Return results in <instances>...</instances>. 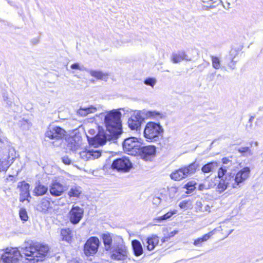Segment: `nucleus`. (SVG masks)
<instances>
[{
	"label": "nucleus",
	"instance_id": "6e6552de",
	"mask_svg": "<svg viewBox=\"0 0 263 263\" xmlns=\"http://www.w3.org/2000/svg\"><path fill=\"white\" fill-rule=\"evenodd\" d=\"M100 245L99 239L96 236L89 238L84 246V252L87 256H93L96 254Z\"/></svg>",
	"mask_w": 263,
	"mask_h": 263
},
{
	"label": "nucleus",
	"instance_id": "c03bdc74",
	"mask_svg": "<svg viewBox=\"0 0 263 263\" xmlns=\"http://www.w3.org/2000/svg\"><path fill=\"white\" fill-rule=\"evenodd\" d=\"M71 68L72 69H78L80 70H87L84 67H81L79 63H74L71 65Z\"/></svg>",
	"mask_w": 263,
	"mask_h": 263
},
{
	"label": "nucleus",
	"instance_id": "f3484780",
	"mask_svg": "<svg viewBox=\"0 0 263 263\" xmlns=\"http://www.w3.org/2000/svg\"><path fill=\"white\" fill-rule=\"evenodd\" d=\"M101 238L104 245V250L108 252L112 250L116 244H118V241L116 240H114L113 242L112 237L109 233L103 234Z\"/></svg>",
	"mask_w": 263,
	"mask_h": 263
},
{
	"label": "nucleus",
	"instance_id": "4468645a",
	"mask_svg": "<svg viewBox=\"0 0 263 263\" xmlns=\"http://www.w3.org/2000/svg\"><path fill=\"white\" fill-rule=\"evenodd\" d=\"M80 158L84 161H88L98 158L101 156V152L98 150L86 149L78 153Z\"/></svg>",
	"mask_w": 263,
	"mask_h": 263
},
{
	"label": "nucleus",
	"instance_id": "473e14b6",
	"mask_svg": "<svg viewBox=\"0 0 263 263\" xmlns=\"http://www.w3.org/2000/svg\"><path fill=\"white\" fill-rule=\"evenodd\" d=\"M212 67L216 70L219 69L221 68V62L220 58L217 56L210 55Z\"/></svg>",
	"mask_w": 263,
	"mask_h": 263
},
{
	"label": "nucleus",
	"instance_id": "4d7b16f0",
	"mask_svg": "<svg viewBox=\"0 0 263 263\" xmlns=\"http://www.w3.org/2000/svg\"><path fill=\"white\" fill-rule=\"evenodd\" d=\"M22 170L21 167H18L16 170V174H17L19 172H20Z\"/></svg>",
	"mask_w": 263,
	"mask_h": 263
},
{
	"label": "nucleus",
	"instance_id": "ea45409f",
	"mask_svg": "<svg viewBox=\"0 0 263 263\" xmlns=\"http://www.w3.org/2000/svg\"><path fill=\"white\" fill-rule=\"evenodd\" d=\"M156 82H157V80L154 78H146L144 81V83L146 85L150 86L152 87H154V86L156 84Z\"/></svg>",
	"mask_w": 263,
	"mask_h": 263
},
{
	"label": "nucleus",
	"instance_id": "864d4df0",
	"mask_svg": "<svg viewBox=\"0 0 263 263\" xmlns=\"http://www.w3.org/2000/svg\"><path fill=\"white\" fill-rule=\"evenodd\" d=\"M204 189H208V186H206L204 184H200L198 186V190L200 191H203Z\"/></svg>",
	"mask_w": 263,
	"mask_h": 263
},
{
	"label": "nucleus",
	"instance_id": "f704fd0d",
	"mask_svg": "<svg viewBox=\"0 0 263 263\" xmlns=\"http://www.w3.org/2000/svg\"><path fill=\"white\" fill-rule=\"evenodd\" d=\"M10 166L9 161L7 158L0 159V172H6Z\"/></svg>",
	"mask_w": 263,
	"mask_h": 263
},
{
	"label": "nucleus",
	"instance_id": "6e6d98bb",
	"mask_svg": "<svg viewBox=\"0 0 263 263\" xmlns=\"http://www.w3.org/2000/svg\"><path fill=\"white\" fill-rule=\"evenodd\" d=\"M254 119V117L253 116H251L248 121V123H252V122Z\"/></svg>",
	"mask_w": 263,
	"mask_h": 263
},
{
	"label": "nucleus",
	"instance_id": "7c9ffc66",
	"mask_svg": "<svg viewBox=\"0 0 263 263\" xmlns=\"http://www.w3.org/2000/svg\"><path fill=\"white\" fill-rule=\"evenodd\" d=\"M213 234V232H210L205 235L202 237L198 238L195 239L194 241V245L195 246L200 247L203 242L207 241Z\"/></svg>",
	"mask_w": 263,
	"mask_h": 263
},
{
	"label": "nucleus",
	"instance_id": "1a4fd4ad",
	"mask_svg": "<svg viewBox=\"0 0 263 263\" xmlns=\"http://www.w3.org/2000/svg\"><path fill=\"white\" fill-rule=\"evenodd\" d=\"M144 117L141 110L135 111L128 120V125L131 130L138 131L141 128V124L144 121Z\"/></svg>",
	"mask_w": 263,
	"mask_h": 263
},
{
	"label": "nucleus",
	"instance_id": "a878e982",
	"mask_svg": "<svg viewBox=\"0 0 263 263\" xmlns=\"http://www.w3.org/2000/svg\"><path fill=\"white\" fill-rule=\"evenodd\" d=\"M97 110L96 107L90 106L88 107H80L78 110L77 114L82 117H85L90 114L95 113Z\"/></svg>",
	"mask_w": 263,
	"mask_h": 263
},
{
	"label": "nucleus",
	"instance_id": "3c124183",
	"mask_svg": "<svg viewBox=\"0 0 263 263\" xmlns=\"http://www.w3.org/2000/svg\"><path fill=\"white\" fill-rule=\"evenodd\" d=\"M215 180L216 178L211 179V182H209L208 185L207 186L208 189L213 187L216 185V183L214 181Z\"/></svg>",
	"mask_w": 263,
	"mask_h": 263
},
{
	"label": "nucleus",
	"instance_id": "9d476101",
	"mask_svg": "<svg viewBox=\"0 0 263 263\" xmlns=\"http://www.w3.org/2000/svg\"><path fill=\"white\" fill-rule=\"evenodd\" d=\"M132 167V163L129 159L126 157H123L114 160L111 164L112 168L119 172H128Z\"/></svg>",
	"mask_w": 263,
	"mask_h": 263
},
{
	"label": "nucleus",
	"instance_id": "aec40b11",
	"mask_svg": "<svg viewBox=\"0 0 263 263\" xmlns=\"http://www.w3.org/2000/svg\"><path fill=\"white\" fill-rule=\"evenodd\" d=\"M142 111V115L145 116L146 118L159 120L160 119H164L165 118L164 114H162L156 110H141Z\"/></svg>",
	"mask_w": 263,
	"mask_h": 263
},
{
	"label": "nucleus",
	"instance_id": "39448f33",
	"mask_svg": "<svg viewBox=\"0 0 263 263\" xmlns=\"http://www.w3.org/2000/svg\"><path fill=\"white\" fill-rule=\"evenodd\" d=\"M199 170V163L195 160L191 164L185 165L173 172L171 174L170 177L173 180L180 181L183 179L193 176Z\"/></svg>",
	"mask_w": 263,
	"mask_h": 263
},
{
	"label": "nucleus",
	"instance_id": "09e8293b",
	"mask_svg": "<svg viewBox=\"0 0 263 263\" xmlns=\"http://www.w3.org/2000/svg\"><path fill=\"white\" fill-rule=\"evenodd\" d=\"M62 162L66 165L71 163V160L68 156H64L62 158Z\"/></svg>",
	"mask_w": 263,
	"mask_h": 263
},
{
	"label": "nucleus",
	"instance_id": "bf43d9fd",
	"mask_svg": "<svg viewBox=\"0 0 263 263\" xmlns=\"http://www.w3.org/2000/svg\"><path fill=\"white\" fill-rule=\"evenodd\" d=\"M217 77H221V74H218L217 76Z\"/></svg>",
	"mask_w": 263,
	"mask_h": 263
},
{
	"label": "nucleus",
	"instance_id": "f257e3e1",
	"mask_svg": "<svg viewBox=\"0 0 263 263\" xmlns=\"http://www.w3.org/2000/svg\"><path fill=\"white\" fill-rule=\"evenodd\" d=\"M47 246L32 242H27L18 250L17 248H7L2 254V258L5 263H18L20 258L23 256L29 263H36L42 261L48 254Z\"/></svg>",
	"mask_w": 263,
	"mask_h": 263
},
{
	"label": "nucleus",
	"instance_id": "f03ea898",
	"mask_svg": "<svg viewBox=\"0 0 263 263\" xmlns=\"http://www.w3.org/2000/svg\"><path fill=\"white\" fill-rule=\"evenodd\" d=\"M100 116L104 118L106 130H99L96 136L88 139L89 144L95 147L103 145L107 141L117 140L122 133L121 113L119 110H113L106 115L101 114Z\"/></svg>",
	"mask_w": 263,
	"mask_h": 263
},
{
	"label": "nucleus",
	"instance_id": "58836bf2",
	"mask_svg": "<svg viewBox=\"0 0 263 263\" xmlns=\"http://www.w3.org/2000/svg\"><path fill=\"white\" fill-rule=\"evenodd\" d=\"M176 210H174L173 211H169L164 215H163V216L158 217V220L159 221L166 220L171 217L174 214H176Z\"/></svg>",
	"mask_w": 263,
	"mask_h": 263
},
{
	"label": "nucleus",
	"instance_id": "2f4dec72",
	"mask_svg": "<svg viewBox=\"0 0 263 263\" xmlns=\"http://www.w3.org/2000/svg\"><path fill=\"white\" fill-rule=\"evenodd\" d=\"M238 152L244 157H249L253 154L252 149L248 146H241L237 148Z\"/></svg>",
	"mask_w": 263,
	"mask_h": 263
},
{
	"label": "nucleus",
	"instance_id": "c756f323",
	"mask_svg": "<svg viewBox=\"0 0 263 263\" xmlns=\"http://www.w3.org/2000/svg\"><path fill=\"white\" fill-rule=\"evenodd\" d=\"M82 193L81 187L79 186L73 185L71 187L68 192V195L70 197H79Z\"/></svg>",
	"mask_w": 263,
	"mask_h": 263
},
{
	"label": "nucleus",
	"instance_id": "2eb2a0df",
	"mask_svg": "<svg viewBox=\"0 0 263 263\" xmlns=\"http://www.w3.org/2000/svg\"><path fill=\"white\" fill-rule=\"evenodd\" d=\"M17 187L20 190V201L23 202L25 200H28V198H31L30 195V185L25 181H22L18 183Z\"/></svg>",
	"mask_w": 263,
	"mask_h": 263
},
{
	"label": "nucleus",
	"instance_id": "4c0bfd02",
	"mask_svg": "<svg viewBox=\"0 0 263 263\" xmlns=\"http://www.w3.org/2000/svg\"><path fill=\"white\" fill-rule=\"evenodd\" d=\"M2 97L4 104L6 105V106L10 107L12 106V102L11 99L8 97L7 93H3Z\"/></svg>",
	"mask_w": 263,
	"mask_h": 263
},
{
	"label": "nucleus",
	"instance_id": "680f3d73",
	"mask_svg": "<svg viewBox=\"0 0 263 263\" xmlns=\"http://www.w3.org/2000/svg\"><path fill=\"white\" fill-rule=\"evenodd\" d=\"M12 160H15V158H12Z\"/></svg>",
	"mask_w": 263,
	"mask_h": 263
},
{
	"label": "nucleus",
	"instance_id": "393cba45",
	"mask_svg": "<svg viewBox=\"0 0 263 263\" xmlns=\"http://www.w3.org/2000/svg\"><path fill=\"white\" fill-rule=\"evenodd\" d=\"M50 202L48 200L43 198L37 205L36 209L43 213H46L48 210L50 208Z\"/></svg>",
	"mask_w": 263,
	"mask_h": 263
},
{
	"label": "nucleus",
	"instance_id": "cd10ccee",
	"mask_svg": "<svg viewBox=\"0 0 263 263\" xmlns=\"http://www.w3.org/2000/svg\"><path fill=\"white\" fill-rule=\"evenodd\" d=\"M195 208L197 210L204 212H210L211 206L205 204V202L204 201H197L195 203Z\"/></svg>",
	"mask_w": 263,
	"mask_h": 263
},
{
	"label": "nucleus",
	"instance_id": "bb28decb",
	"mask_svg": "<svg viewBox=\"0 0 263 263\" xmlns=\"http://www.w3.org/2000/svg\"><path fill=\"white\" fill-rule=\"evenodd\" d=\"M48 191L47 186L41 184L40 183L35 186L33 191V194L36 196H43L46 194Z\"/></svg>",
	"mask_w": 263,
	"mask_h": 263
},
{
	"label": "nucleus",
	"instance_id": "c9c22d12",
	"mask_svg": "<svg viewBox=\"0 0 263 263\" xmlns=\"http://www.w3.org/2000/svg\"><path fill=\"white\" fill-rule=\"evenodd\" d=\"M237 54V51L235 50H232L230 52V55L231 56L230 58H231V61L228 64V65L231 69H234L235 68V64H236V61H235L234 60V59Z\"/></svg>",
	"mask_w": 263,
	"mask_h": 263
},
{
	"label": "nucleus",
	"instance_id": "a18cd8bd",
	"mask_svg": "<svg viewBox=\"0 0 263 263\" xmlns=\"http://www.w3.org/2000/svg\"><path fill=\"white\" fill-rule=\"evenodd\" d=\"M232 157L231 158H223L222 159V162L224 164H228V166L227 167H230L233 163L232 161V160L231 159Z\"/></svg>",
	"mask_w": 263,
	"mask_h": 263
},
{
	"label": "nucleus",
	"instance_id": "603ef678",
	"mask_svg": "<svg viewBox=\"0 0 263 263\" xmlns=\"http://www.w3.org/2000/svg\"><path fill=\"white\" fill-rule=\"evenodd\" d=\"M202 2H203V3L207 4L206 5H204V6L209 8H211L212 7V5L214 4L211 3V1L210 0H202Z\"/></svg>",
	"mask_w": 263,
	"mask_h": 263
},
{
	"label": "nucleus",
	"instance_id": "ddd939ff",
	"mask_svg": "<svg viewBox=\"0 0 263 263\" xmlns=\"http://www.w3.org/2000/svg\"><path fill=\"white\" fill-rule=\"evenodd\" d=\"M156 153V147L153 145L145 146H140L138 154L140 157L145 161L150 160L154 157Z\"/></svg>",
	"mask_w": 263,
	"mask_h": 263
},
{
	"label": "nucleus",
	"instance_id": "f8f14e48",
	"mask_svg": "<svg viewBox=\"0 0 263 263\" xmlns=\"http://www.w3.org/2000/svg\"><path fill=\"white\" fill-rule=\"evenodd\" d=\"M83 208L73 205L68 214L69 220L73 224H78L83 218Z\"/></svg>",
	"mask_w": 263,
	"mask_h": 263
},
{
	"label": "nucleus",
	"instance_id": "0eeeda50",
	"mask_svg": "<svg viewBox=\"0 0 263 263\" xmlns=\"http://www.w3.org/2000/svg\"><path fill=\"white\" fill-rule=\"evenodd\" d=\"M140 144L136 137H129L125 139L122 143L124 152L130 155L138 154Z\"/></svg>",
	"mask_w": 263,
	"mask_h": 263
},
{
	"label": "nucleus",
	"instance_id": "13d9d810",
	"mask_svg": "<svg viewBox=\"0 0 263 263\" xmlns=\"http://www.w3.org/2000/svg\"><path fill=\"white\" fill-rule=\"evenodd\" d=\"M249 125L247 124V127H249L250 128H251L252 127V123H249Z\"/></svg>",
	"mask_w": 263,
	"mask_h": 263
},
{
	"label": "nucleus",
	"instance_id": "e433bc0d",
	"mask_svg": "<svg viewBox=\"0 0 263 263\" xmlns=\"http://www.w3.org/2000/svg\"><path fill=\"white\" fill-rule=\"evenodd\" d=\"M220 179V180H219L218 184L217 185V191L219 192V193H222L229 187L226 183V182H224V180L222 178Z\"/></svg>",
	"mask_w": 263,
	"mask_h": 263
},
{
	"label": "nucleus",
	"instance_id": "37998d69",
	"mask_svg": "<svg viewBox=\"0 0 263 263\" xmlns=\"http://www.w3.org/2000/svg\"><path fill=\"white\" fill-rule=\"evenodd\" d=\"M179 206L181 209H186L190 206V202L189 201L183 200L180 202Z\"/></svg>",
	"mask_w": 263,
	"mask_h": 263
},
{
	"label": "nucleus",
	"instance_id": "5701e85b",
	"mask_svg": "<svg viewBox=\"0 0 263 263\" xmlns=\"http://www.w3.org/2000/svg\"><path fill=\"white\" fill-rule=\"evenodd\" d=\"M89 74L97 80H100L107 81L108 79L109 74L107 72H103L100 70H87Z\"/></svg>",
	"mask_w": 263,
	"mask_h": 263
},
{
	"label": "nucleus",
	"instance_id": "c85d7f7f",
	"mask_svg": "<svg viewBox=\"0 0 263 263\" xmlns=\"http://www.w3.org/2000/svg\"><path fill=\"white\" fill-rule=\"evenodd\" d=\"M61 235L62 240L68 242H69L71 240L72 237L71 231L68 228L62 229L61 230Z\"/></svg>",
	"mask_w": 263,
	"mask_h": 263
},
{
	"label": "nucleus",
	"instance_id": "423d86ee",
	"mask_svg": "<svg viewBox=\"0 0 263 263\" xmlns=\"http://www.w3.org/2000/svg\"><path fill=\"white\" fill-rule=\"evenodd\" d=\"M111 259L117 261H123L128 257V251L127 247L123 240L120 238L114 248L109 252Z\"/></svg>",
	"mask_w": 263,
	"mask_h": 263
},
{
	"label": "nucleus",
	"instance_id": "6ab92c4d",
	"mask_svg": "<svg viewBox=\"0 0 263 263\" xmlns=\"http://www.w3.org/2000/svg\"><path fill=\"white\" fill-rule=\"evenodd\" d=\"M159 242V237L156 235H153L152 236L147 237L145 239V241H143V243L148 251H152L158 245Z\"/></svg>",
	"mask_w": 263,
	"mask_h": 263
},
{
	"label": "nucleus",
	"instance_id": "4be33fe9",
	"mask_svg": "<svg viewBox=\"0 0 263 263\" xmlns=\"http://www.w3.org/2000/svg\"><path fill=\"white\" fill-rule=\"evenodd\" d=\"M218 162L217 161H212L203 165L201 167V170L204 174L212 173L218 168Z\"/></svg>",
	"mask_w": 263,
	"mask_h": 263
},
{
	"label": "nucleus",
	"instance_id": "8fccbe9b",
	"mask_svg": "<svg viewBox=\"0 0 263 263\" xmlns=\"http://www.w3.org/2000/svg\"><path fill=\"white\" fill-rule=\"evenodd\" d=\"M215 74H216V72L209 73H208V74L206 76V79L209 81H212L214 79Z\"/></svg>",
	"mask_w": 263,
	"mask_h": 263
},
{
	"label": "nucleus",
	"instance_id": "79ce46f5",
	"mask_svg": "<svg viewBox=\"0 0 263 263\" xmlns=\"http://www.w3.org/2000/svg\"><path fill=\"white\" fill-rule=\"evenodd\" d=\"M227 166L220 167L218 172V177L219 178H223L227 175Z\"/></svg>",
	"mask_w": 263,
	"mask_h": 263
},
{
	"label": "nucleus",
	"instance_id": "a19ab883",
	"mask_svg": "<svg viewBox=\"0 0 263 263\" xmlns=\"http://www.w3.org/2000/svg\"><path fill=\"white\" fill-rule=\"evenodd\" d=\"M19 215L21 220L24 221H26L28 220V215L26 210L25 209L22 208L20 209Z\"/></svg>",
	"mask_w": 263,
	"mask_h": 263
},
{
	"label": "nucleus",
	"instance_id": "dca6fc26",
	"mask_svg": "<svg viewBox=\"0 0 263 263\" xmlns=\"http://www.w3.org/2000/svg\"><path fill=\"white\" fill-rule=\"evenodd\" d=\"M82 140L79 136H74L68 139L67 149L76 154L80 148Z\"/></svg>",
	"mask_w": 263,
	"mask_h": 263
},
{
	"label": "nucleus",
	"instance_id": "b1692460",
	"mask_svg": "<svg viewBox=\"0 0 263 263\" xmlns=\"http://www.w3.org/2000/svg\"><path fill=\"white\" fill-rule=\"evenodd\" d=\"M131 244L134 254L136 256H140L143 253L142 245L138 240H132Z\"/></svg>",
	"mask_w": 263,
	"mask_h": 263
},
{
	"label": "nucleus",
	"instance_id": "5fc2aeb1",
	"mask_svg": "<svg viewBox=\"0 0 263 263\" xmlns=\"http://www.w3.org/2000/svg\"><path fill=\"white\" fill-rule=\"evenodd\" d=\"M161 202V199L159 197H155L153 198V203L156 204H159Z\"/></svg>",
	"mask_w": 263,
	"mask_h": 263
},
{
	"label": "nucleus",
	"instance_id": "72a5a7b5",
	"mask_svg": "<svg viewBox=\"0 0 263 263\" xmlns=\"http://www.w3.org/2000/svg\"><path fill=\"white\" fill-rule=\"evenodd\" d=\"M18 126L23 130H29L32 126L31 123L28 120L22 119L18 123Z\"/></svg>",
	"mask_w": 263,
	"mask_h": 263
},
{
	"label": "nucleus",
	"instance_id": "a211bd4d",
	"mask_svg": "<svg viewBox=\"0 0 263 263\" xmlns=\"http://www.w3.org/2000/svg\"><path fill=\"white\" fill-rule=\"evenodd\" d=\"M67 190V186L57 181H53L50 187L49 192L53 196H60Z\"/></svg>",
	"mask_w": 263,
	"mask_h": 263
},
{
	"label": "nucleus",
	"instance_id": "412c9836",
	"mask_svg": "<svg viewBox=\"0 0 263 263\" xmlns=\"http://www.w3.org/2000/svg\"><path fill=\"white\" fill-rule=\"evenodd\" d=\"M171 59L174 63H178L183 60L192 61V58L188 56L184 51H179L177 53H173Z\"/></svg>",
	"mask_w": 263,
	"mask_h": 263
},
{
	"label": "nucleus",
	"instance_id": "7ed1b4c3",
	"mask_svg": "<svg viewBox=\"0 0 263 263\" xmlns=\"http://www.w3.org/2000/svg\"><path fill=\"white\" fill-rule=\"evenodd\" d=\"M250 173V168L245 167L238 172L236 174H228L222 179L229 187L238 188L240 187L241 184L249 177Z\"/></svg>",
	"mask_w": 263,
	"mask_h": 263
},
{
	"label": "nucleus",
	"instance_id": "49530a36",
	"mask_svg": "<svg viewBox=\"0 0 263 263\" xmlns=\"http://www.w3.org/2000/svg\"><path fill=\"white\" fill-rule=\"evenodd\" d=\"M195 185L196 183H194L193 182H189L185 185V186L187 190L190 191H193L195 189Z\"/></svg>",
	"mask_w": 263,
	"mask_h": 263
},
{
	"label": "nucleus",
	"instance_id": "9b49d317",
	"mask_svg": "<svg viewBox=\"0 0 263 263\" xmlns=\"http://www.w3.org/2000/svg\"><path fill=\"white\" fill-rule=\"evenodd\" d=\"M65 131L60 126L50 125L45 133L46 137L51 139L59 140L62 139L65 135Z\"/></svg>",
	"mask_w": 263,
	"mask_h": 263
},
{
	"label": "nucleus",
	"instance_id": "20e7f679",
	"mask_svg": "<svg viewBox=\"0 0 263 263\" xmlns=\"http://www.w3.org/2000/svg\"><path fill=\"white\" fill-rule=\"evenodd\" d=\"M164 129L160 123L148 122L146 123L144 130V136L148 142H157L163 136Z\"/></svg>",
	"mask_w": 263,
	"mask_h": 263
},
{
	"label": "nucleus",
	"instance_id": "de8ad7c7",
	"mask_svg": "<svg viewBox=\"0 0 263 263\" xmlns=\"http://www.w3.org/2000/svg\"><path fill=\"white\" fill-rule=\"evenodd\" d=\"M178 233V231H172L170 233H169L168 234V237H164L162 240V242H164L166 241H168V240L172 237H173L175 234H176L177 233Z\"/></svg>",
	"mask_w": 263,
	"mask_h": 263
},
{
	"label": "nucleus",
	"instance_id": "052dcab7",
	"mask_svg": "<svg viewBox=\"0 0 263 263\" xmlns=\"http://www.w3.org/2000/svg\"><path fill=\"white\" fill-rule=\"evenodd\" d=\"M232 231H233V230H231L229 234L231 233Z\"/></svg>",
	"mask_w": 263,
	"mask_h": 263
}]
</instances>
